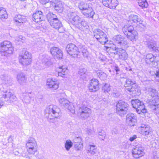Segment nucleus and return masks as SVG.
<instances>
[{
  "label": "nucleus",
  "mask_w": 159,
  "mask_h": 159,
  "mask_svg": "<svg viewBox=\"0 0 159 159\" xmlns=\"http://www.w3.org/2000/svg\"><path fill=\"white\" fill-rule=\"evenodd\" d=\"M60 109L57 106L51 105L45 110V116L48 121L53 122L55 119H60L61 116Z\"/></svg>",
  "instance_id": "f257e3e1"
},
{
  "label": "nucleus",
  "mask_w": 159,
  "mask_h": 159,
  "mask_svg": "<svg viewBox=\"0 0 159 159\" xmlns=\"http://www.w3.org/2000/svg\"><path fill=\"white\" fill-rule=\"evenodd\" d=\"M28 154L23 152L21 154L22 156L26 158H30L32 156L30 155H34L37 151V144L35 139L32 137L29 138L26 144Z\"/></svg>",
  "instance_id": "f03ea898"
},
{
  "label": "nucleus",
  "mask_w": 159,
  "mask_h": 159,
  "mask_svg": "<svg viewBox=\"0 0 159 159\" xmlns=\"http://www.w3.org/2000/svg\"><path fill=\"white\" fill-rule=\"evenodd\" d=\"M13 51L12 44L9 41H5L0 44V52L2 55L7 56Z\"/></svg>",
  "instance_id": "7ed1b4c3"
},
{
  "label": "nucleus",
  "mask_w": 159,
  "mask_h": 159,
  "mask_svg": "<svg viewBox=\"0 0 159 159\" xmlns=\"http://www.w3.org/2000/svg\"><path fill=\"white\" fill-rule=\"evenodd\" d=\"M129 105L122 100L119 101L116 105V113L121 116H123L127 112Z\"/></svg>",
  "instance_id": "20e7f679"
},
{
  "label": "nucleus",
  "mask_w": 159,
  "mask_h": 159,
  "mask_svg": "<svg viewBox=\"0 0 159 159\" xmlns=\"http://www.w3.org/2000/svg\"><path fill=\"white\" fill-rule=\"evenodd\" d=\"M94 36L101 44H105L108 41V38L106 34L99 29L94 30Z\"/></svg>",
  "instance_id": "39448f33"
},
{
  "label": "nucleus",
  "mask_w": 159,
  "mask_h": 159,
  "mask_svg": "<svg viewBox=\"0 0 159 159\" xmlns=\"http://www.w3.org/2000/svg\"><path fill=\"white\" fill-rule=\"evenodd\" d=\"M125 90L129 92H134L138 89V86L134 80L126 78L124 84Z\"/></svg>",
  "instance_id": "423d86ee"
},
{
  "label": "nucleus",
  "mask_w": 159,
  "mask_h": 159,
  "mask_svg": "<svg viewBox=\"0 0 159 159\" xmlns=\"http://www.w3.org/2000/svg\"><path fill=\"white\" fill-rule=\"evenodd\" d=\"M131 103L133 107L136 109L137 112L140 114L141 112L144 113L146 112L143 103L138 99L132 100Z\"/></svg>",
  "instance_id": "0eeeda50"
},
{
  "label": "nucleus",
  "mask_w": 159,
  "mask_h": 159,
  "mask_svg": "<svg viewBox=\"0 0 159 159\" xmlns=\"http://www.w3.org/2000/svg\"><path fill=\"white\" fill-rule=\"evenodd\" d=\"M113 39L114 43L118 46L124 48L128 47V42L126 40H125L124 37L120 35L114 36Z\"/></svg>",
  "instance_id": "6e6552de"
},
{
  "label": "nucleus",
  "mask_w": 159,
  "mask_h": 159,
  "mask_svg": "<svg viewBox=\"0 0 159 159\" xmlns=\"http://www.w3.org/2000/svg\"><path fill=\"white\" fill-rule=\"evenodd\" d=\"M67 53L74 58L77 57L80 52L78 48L74 44L70 43L68 44L66 48Z\"/></svg>",
  "instance_id": "1a4fd4ad"
},
{
  "label": "nucleus",
  "mask_w": 159,
  "mask_h": 159,
  "mask_svg": "<svg viewBox=\"0 0 159 159\" xmlns=\"http://www.w3.org/2000/svg\"><path fill=\"white\" fill-rule=\"evenodd\" d=\"M147 47L151 51L159 52V47L157 46L156 41L150 38L146 37V40L145 41Z\"/></svg>",
  "instance_id": "9d476101"
},
{
  "label": "nucleus",
  "mask_w": 159,
  "mask_h": 159,
  "mask_svg": "<svg viewBox=\"0 0 159 159\" xmlns=\"http://www.w3.org/2000/svg\"><path fill=\"white\" fill-rule=\"evenodd\" d=\"M154 98L149 100L148 103L150 107L155 111L156 114H159V97Z\"/></svg>",
  "instance_id": "9b49d317"
},
{
  "label": "nucleus",
  "mask_w": 159,
  "mask_h": 159,
  "mask_svg": "<svg viewBox=\"0 0 159 159\" xmlns=\"http://www.w3.org/2000/svg\"><path fill=\"white\" fill-rule=\"evenodd\" d=\"M69 19H71V23L75 25L77 28L80 27V23L81 22V18L78 15H75L73 12H70L67 15Z\"/></svg>",
  "instance_id": "f8f14e48"
},
{
  "label": "nucleus",
  "mask_w": 159,
  "mask_h": 159,
  "mask_svg": "<svg viewBox=\"0 0 159 159\" xmlns=\"http://www.w3.org/2000/svg\"><path fill=\"white\" fill-rule=\"evenodd\" d=\"M132 154L134 157L138 158L143 156L144 154L143 148L140 144L136 145L133 150Z\"/></svg>",
  "instance_id": "ddd939ff"
},
{
  "label": "nucleus",
  "mask_w": 159,
  "mask_h": 159,
  "mask_svg": "<svg viewBox=\"0 0 159 159\" xmlns=\"http://www.w3.org/2000/svg\"><path fill=\"white\" fill-rule=\"evenodd\" d=\"M90 113V109L84 106L80 108L79 111V114L82 118L84 119L88 118Z\"/></svg>",
  "instance_id": "4468645a"
},
{
  "label": "nucleus",
  "mask_w": 159,
  "mask_h": 159,
  "mask_svg": "<svg viewBox=\"0 0 159 159\" xmlns=\"http://www.w3.org/2000/svg\"><path fill=\"white\" fill-rule=\"evenodd\" d=\"M4 93L2 94V98H4L8 102H13L16 100L15 96L10 90H7Z\"/></svg>",
  "instance_id": "2eb2a0df"
},
{
  "label": "nucleus",
  "mask_w": 159,
  "mask_h": 159,
  "mask_svg": "<svg viewBox=\"0 0 159 159\" xmlns=\"http://www.w3.org/2000/svg\"><path fill=\"white\" fill-rule=\"evenodd\" d=\"M137 121V117L133 113H129L126 115V122L127 124L130 126L135 125Z\"/></svg>",
  "instance_id": "dca6fc26"
},
{
  "label": "nucleus",
  "mask_w": 159,
  "mask_h": 159,
  "mask_svg": "<svg viewBox=\"0 0 159 159\" xmlns=\"http://www.w3.org/2000/svg\"><path fill=\"white\" fill-rule=\"evenodd\" d=\"M139 128L140 130V133L143 135L147 136L151 133V129L148 125L142 124Z\"/></svg>",
  "instance_id": "f3484780"
},
{
  "label": "nucleus",
  "mask_w": 159,
  "mask_h": 159,
  "mask_svg": "<svg viewBox=\"0 0 159 159\" xmlns=\"http://www.w3.org/2000/svg\"><path fill=\"white\" fill-rule=\"evenodd\" d=\"M32 20L35 22L39 23L44 20V16L42 11H38L33 14Z\"/></svg>",
  "instance_id": "a211bd4d"
},
{
  "label": "nucleus",
  "mask_w": 159,
  "mask_h": 159,
  "mask_svg": "<svg viewBox=\"0 0 159 159\" xmlns=\"http://www.w3.org/2000/svg\"><path fill=\"white\" fill-rule=\"evenodd\" d=\"M50 52L55 58L59 59L62 58L63 53L61 50L59 48L52 47L50 49Z\"/></svg>",
  "instance_id": "6ab92c4d"
},
{
  "label": "nucleus",
  "mask_w": 159,
  "mask_h": 159,
  "mask_svg": "<svg viewBox=\"0 0 159 159\" xmlns=\"http://www.w3.org/2000/svg\"><path fill=\"white\" fill-rule=\"evenodd\" d=\"M99 84L98 80L92 79L89 86V89L91 92H95L99 89Z\"/></svg>",
  "instance_id": "aec40b11"
},
{
  "label": "nucleus",
  "mask_w": 159,
  "mask_h": 159,
  "mask_svg": "<svg viewBox=\"0 0 159 159\" xmlns=\"http://www.w3.org/2000/svg\"><path fill=\"white\" fill-rule=\"evenodd\" d=\"M59 102L61 106H63L66 108H67L68 109V110H70V111L72 113H75V111L74 109L70 110V107L69 106L70 102L68 100L64 98H60L59 100Z\"/></svg>",
  "instance_id": "412c9836"
},
{
  "label": "nucleus",
  "mask_w": 159,
  "mask_h": 159,
  "mask_svg": "<svg viewBox=\"0 0 159 159\" xmlns=\"http://www.w3.org/2000/svg\"><path fill=\"white\" fill-rule=\"evenodd\" d=\"M52 5L54 7L56 11H59L62 8V4L60 0H51L50 1Z\"/></svg>",
  "instance_id": "4be33fe9"
},
{
  "label": "nucleus",
  "mask_w": 159,
  "mask_h": 159,
  "mask_svg": "<svg viewBox=\"0 0 159 159\" xmlns=\"http://www.w3.org/2000/svg\"><path fill=\"white\" fill-rule=\"evenodd\" d=\"M129 21L132 24L133 23L139 24H142V21L141 19L136 15L131 14L129 16Z\"/></svg>",
  "instance_id": "5701e85b"
},
{
  "label": "nucleus",
  "mask_w": 159,
  "mask_h": 159,
  "mask_svg": "<svg viewBox=\"0 0 159 159\" xmlns=\"http://www.w3.org/2000/svg\"><path fill=\"white\" fill-rule=\"evenodd\" d=\"M54 20L49 22L51 26L56 29L59 30L62 29V25L61 22L58 19Z\"/></svg>",
  "instance_id": "b1692460"
},
{
  "label": "nucleus",
  "mask_w": 159,
  "mask_h": 159,
  "mask_svg": "<svg viewBox=\"0 0 159 159\" xmlns=\"http://www.w3.org/2000/svg\"><path fill=\"white\" fill-rule=\"evenodd\" d=\"M16 78L18 82L20 84H22L25 83L27 80L25 74L22 72L18 73L17 75Z\"/></svg>",
  "instance_id": "393cba45"
},
{
  "label": "nucleus",
  "mask_w": 159,
  "mask_h": 159,
  "mask_svg": "<svg viewBox=\"0 0 159 159\" xmlns=\"http://www.w3.org/2000/svg\"><path fill=\"white\" fill-rule=\"evenodd\" d=\"M82 13L84 15L89 18H93L95 14L92 8L90 7L85 11H82Z\"/></svg>",
  "instance_id": "a878e982"
},
{
  "label": "nucleus",
  "mask_w": 159,
  "mask_h": 159,
  "mask_svg": "<svg viewBox=\"0 0 159 159\" xmlns=\"http://www.w3.org/2000/svg\"><path fill=\"white\" fill-rule=\"evenodd\" d=\"M47 84L50 88L53 89H56L58 87V84L57 83V82L53 81L52 79H48Z\"/></svg>",
  "instance_id": "bb28decb"
},
{
  "label": "nucleus",
  "mask_w": 159,
  "mask_h": 159,
  "mask_svg": "<svg viewBox=\"0 0 159 159\" xmlns=\"http://www.w3.org/2000/svg\"><path fill=\"white\" fill-rule=\"evenodd\" d=\"M87 153L89 155H93L97 152L96 147L95 145L90 144L87 148Z\"/></svg>",
  "instance_id": "cd10ccee"
},
{
  "label": "nucleus",
  "mask_w": 159,
  "mask_h": 159,
  "mask_svg": "<svg viewBox=\"0 0 159 159\" xmlns=\"http://www.w3.org/2000/svg\"><path fill=\"white\" fill-rule=\"evenodd\" d=\"M119 58L123 60H126L128 58V54L122 48H119L118 54Z\"/></svg>",
  "instance_id": "c85d7f7f"
},
{
  "label": "nucleus",
  "mask_w": 159,
  "mask_h": 159,
  "mask_svg": "<svg viewBox=\"0 0 159 159\" xmlns=\"http://www.w3.org/2000/svg\"><path fill=\"white\" fill-rule=\"evenodd\" d=\"M147 94L152 98L154 97H159L158 95V92L155 89L149 88L147 90Z\"/></svg>",
  "instance_id": "c756f323"
},
{
  "label": "nucleus",
  "mask_w": 159,
  "mask_h": 159,
  "mask_svg": "<svg viewBox=\"0 0 159 159\" xmlns=\"http://www.w3.org/2000/svg\"><path fill=\"white\" fill-rule=\"evenodd\" d=\"M105 47L106 51L110 54L116 55L118 53L119 48L117 49L116 47H109L107 46H105Z\"/></svg>",
  "instance_id": "7c9ffc66"
},
{
  "label": "nucleus",
  "mask_w": 159,
  "mask_h": 159,
  "mask_svg": "<svg viewBox=\"0 0 159 159\" xmlns=\"http://www.w3.org/2000/svg\"><path fill=\"white\" fill-rule=\"evenodd\" d=\"M23 101L26 103H29L32 98L34 95L31 93H27L23 94Z\"/></svg>",
  "instance_id": "2f4dec72"
},
{
  "label": "nucleus",
  "mask_w": 159,
  "mask_h": 159,
  "mask_svg": "<svg viewBox=\"0 0 159 159\" xmlns=\"http://www.w3.org/2000/svg\"><path fill=\"white\" fill-rule=\"evenodd\" d=\"M14 20L16 22L18 23V24H17V25H20V24L23 23L25 21L26 19L24 16L17 15L15 16Z\"/></svg>",
  "instance_id": "473e14b6"
},
{
  "label": "nucleus",
  "mask_w": 159,
  "mask_h": 159,
  "mask_svg": "<svg viewBox=\"0 0 159 159\" xmlns=\"http://www.w3.org/2000/svg\"><path fill=\"white\" fill-rule=\"evenodd\" d=\"M58 76L64 78L67 73V69L63 66L60 67L58 69Z\"/></svg>",
  "instance_id": "72a5a7b5"
},
{
  "label": "nucleus",
  "mask_w": 159,
  "mask_h": 159,
  "mask_svg": "<svg viewBox=\"0 0 159 159\" xmlns=\"http://www.w3.org/2000/svg\"><path fill=\"white\" fill-rule=\"evenodd\" d=\"M127 38L132 41L136 40L138 38L137 32L135 31H133L131 33H129L128 34L126 35Z\"/></svg>",
  "instance_id": "f704fd0d"
},
{
  "label": "nucleus",
  "mask_w": 159,
  "mask_h": 159,
  "mask_svg": "<svg viewBox=\"0 0 159 159\" xmlns=\"http://www.w3.org/2000/svg\"><path fill=\"white\" fill-rule=\"evenodd\" d=\"M134 27L131 25H126L122 28V30L125 34V35L129 34V33H131L134 30Z\"/></svg>",
  "instance_id": "c9c22d12"
},
{
  "label": "nucleus",
  "mask_w": 159,
  "mask_h": 159,
  "mask_svg": "<svg viewBox=\"0 0 159 159\" xmlns=\"http://www.w3.org/2000/svg\"><path fill=\"white\" fill-rule=\"evenodd\" d=\"M157 57H154L151 53L148 54L146 55V61L147 63L150 64V62L153 63L154 61H156V60Z\"/></svg>",
  "instance_id": "e433bc0d"
},
{
  "label": "nucleus",
  "mask_w": 159,
  "mask_h": 159,
  "mask_svg": "<svg viewBox=\"0 0 159 159\" xmlns=\"http://www.w3.org/2000/svg\"><path fill=\"white\" fill-rule=\"evenodd\" d=\"M51 64V62L49 61L48 59H46V60H43L42 62L40 63V65L39 67H38V68L40 70L43 69Z\"/></svg>",
  "instance_id": "4c0bfd02"
},
{
  "label": "nucleus",
  "mask_w": 159,
  "mask_h": 159,
  "mask_svg": "<svg viewBox=\"0 0 159 159\" xmlns=\"http://www.w3.org/2000/svg\"><path fill=\"white\" fill-rule=\"evenodd\" d=\"M78 7L80 10L84 11L89 7V6L87 3L81 2L79 3Z\"/></svg>",
  "instance_id": "58836bf2"
},
{
  "label": "nucleus",
  "mask_w": 159,
  "mask_h": 159,
  "mask_svg": "<svg viewBox=\"0 0 159 159\" xmlns=\"http://www.w3.org/2000/svg\"><path fill=\"white\" fill-rule=\"evenodd\" d=\"M8 17V15L5 8H0V18L2 19H6Z\"/></svg>",
  "instance_id": "ea45409f"
},
{
  "label": "nucleus",
  "mask_w": 159,
  "mask_h": 159,
  "mask_svg": "<svg viewBox=\"0 0 159 159\" xmlns=\"http://www.w3.org/2000/svg\"><path fill=\"white\" fill-rule=\"evenodd\" d=\"M19 62L23 66H28L30 64L32 61V59L26 58H19Z\"/></svg>",
  "instance_id": "a19ab883"
},
{
  "label": "nucleus",
  "mask_w": 159,
  "mask_h": 159,
  "mask_svg": "<svg viewBox=\"0 0 159 159\" xmlns=\"http://www.w3.org/2000/svg\"><path fill=\"white\" fill-rule=\"evenodd\" d=\"M96 74L98 77L102 80H106L107 78V75L104 72L101 70H98L96 71Z\"/></svg>",
  "instance_id": "79ce46f5"
},
{
  "label": "nucleus",
  "mask_w": 159,
  "mask_h": 159,
  "mask_svg": "<svg viewBox=\"0 0 159 159\" xmlns=\"http://www.w3.org/2000/svg\"><path fill=\"white\" fill-rule=\"evenodd\" d=\"M118 4L117 0H111L108 7L111 9H115Z\"/></svg>",
  "instance_id": "37998d69"
},
{
  "label": "nucleus",
  "mask_w": 159,
  "mask_h": 159,
  "mask_svg": "<svg viewBox=\"0 0 159 159\" xmlns=\"http://www.w3.org/2000/svg\"><path fill=\"white\" fill-rule=\"evenodd\" d=\"M47 18L49 22L58 19L57 18V16L52 13H48L47 16Z\"/></svg>",
  "instance_id": "c03bdc74"
},
{
  "label": "nucleus",
  "mask_w": 159,
  "mask_h": 159,
  "mask_svg": "<svg viewBox=\"0 0 159 159\" xmlns=\"http://www.w3.org/2000/svg\"><path fill=\"white\" fill-rule=\"evenodd\" d=\"M139 5L142 8L147 7L148 4L146 0H137Z\"/></svg>",
  "instance_id": "a18cd8bd"
},
{
  "label": "nucleus",
  "mask_w": 159,
  "mask_h": 159,
  "mask_svg": "<svg viewBox=\"0 0 159 159\" xmlns=\"http://www.w3.org/2000/svg\"><path fill=\"white\" fill-rule=\"evenodd\" d=\"M19 58H26L27 59H32L31 54L27 51L25 52L24 54L23 55L20 56Z\"/></svg>",
  "instance_id": "49530a36"
},
{
  "label": "nucleus",
  "mask_w": 159,
  "mask_h": 159,
  "mask_svg": "<svg viewBox=\"0 0 159 159\" xmlns=\"http://www.w3.org/2000/svg\"><path fill=\"white\" fill-rule=\"evenodd\" d=\"M73 143L70 140H67L66 141L65 147L67 151H69L72 146Z\"/></svg>",
  "instance_id": "de8ad7c7"
},
{
  "label": "nucleus",
  "mask_w": 159,
  "mask_h": 159,
  "mask_svg": "<svg viewBox=\"0 0 159 159\" xmlns=\"http://www.w3.org/2000/svg\"><path fill=\"white\" fill-rule=\"evenodd\" d=\"M80 25H79L80 27H78L77 28L80 30H82L84 27L87 29L88 27L87 22L84 20H81V22Z\"/></svg>",
  "instance_id": "09e8293b"
},
{
  "label": "nucleus",
  "mask_w": 159,
  "mask_h": 159,
  "mask_svg": "<svg viewBox=\"0 0 159 159\" xmlns=\"http://www.w3.org/2000/svg\"><path fill=\"white\" fill-rule=\"evenodd\" d=\"M79 48L81 49V51L83 53V55L84 57H87L89 52L86 49H85L84 46L82 45H80Z\"/></svg>",
  "instance_id": "8fccbe9b"
},
{
  "label": "nucleus",
  "mask_w": 159,
  "mask_h": 159,
  "mask_svg": "<svg viewBox=\"0 0 159 159\" xmlns=\"http://www.w3.org/2000/svg\"><path fill=\"white\" fill-rule=\"evenodd\" d=\"M99 138L102 140H104L105 139V134L104 130H101L98 133Z\"/></svg>",
  "instance_id": "3c124183"
},
{
  "label": "nucleus",
  "mask_w": 159,
  "mask_h": 159,
  "mask_svg": "<svg viewBox=\"0 0 159 159\" xmlns=\"http://www.w3.org/2000/svg\"><path fill=\"white\" fill-rule=\"evenodd\" d=\"M74 146L76 149L77 150H80L82 148L83 143H74Z\"/></svg>",
  "instance_id": "603ef678"
},
{
  "label": "nucleus",
  "mask_w": 159,
  "mask_h": 159,
  "mask_svg": "<svg viewBox=\"0 0 159 159\" xmlns=\"http://www.w3.org/2000/svg\"><path fill=\"white\" fill-rule=\"evenodd\" d=\"M111 89L110 86L109 84H105L103 87V90L104 92H108L110 91Z\"/></svg>",
  "instance_id": "864d4df0"
},
{
  "label": "nucleus",
  "mask_w": 159,
  "mask_h": 159,
  "mask_svg": "<svg viewBox=\"0 0 159 159\" xmlns=\"http://www.w3.org/2000/svg\"><path fill=\"white\" fill-rule=\"evenodd\" d=\"M74 143H82L81 138L80 137H76L73 139Z\"/></svg>",
  "instance_id": "5fc2aeb1"
},
{
  "label": "nucleus",
  "mask_w": 159,
  "mask_h": 159,
  "mask_svg": "<svg viewBox=\"0 0 159 159\" xmlns=\"http://www.w3.org/2000/svg\"><path fill=\"white\" fill-rule=\"evenodd\" d=\"M111 0H102V2L105 6L108 7Z\"/></svg>",
  "instance_id": "6e6d98bb"
},
{
  "label": "nucleus",
  "mask_w": 159,
  "mask_h": 159,
  "mask_svg": "<svg viewBox=\"0 0 159 159\" xmlns=\"http://www.w3.org/2000/svg\"><path fill=\"white\" fill-rule=\"evenodd\" d=\"M0 77L2 80H4L5 81L7 80L8 78V77L5 74L2 75H1Z\"/></svg>",
  "instance_id": "4d7b16f0"
},
{
  "label": "nucleus",
  "mask_w": 159,
  "mask_h": 159,
  "mask_svg": "<svg viewBox=\"0 0 159 159\" xmlns=\"http://www.w3.org/2000/svg\"><path fill=\"white\" fill-rule=\"evenodd\" d=\"M155 79L156 81L159 82V73L156 72L155 74Z\"/></svg>",
  "instance_id": "13d9d810"
},
{
  "label": "nucleus",
  "mask_w": 159,
  "mask_h": 159,
  "mask_svg": "<svg viewBox=\"0 0 159 159\" xmlns=\"http://www.w3.org/2000/svg\"><path fill=\"white\" fill-rule=\"evenodd\" d=\"M40 2L42 4H45L48 3L49 0H39Z\"/></svg>",
  "instance_id": "bf43d9fd"
},
{
  "label": "nucleus",
  "mask_w": 159,
  "mask_h": 159,
  "mask_svg": "<svg viewBox=\"0 0 159 159\" xmlns=\"http://www.w3.org/2000/svg\"><path fill=\"white\" fill-rule=\"evenodd\" d=\"M112 95L114 97L117 98L119 96V94L118 92H113Z\"/></svg>",
  "instance_id": "052dcab7"
},
{
  "label": "nucleus",
  "mask_w": 159,
  "mask_h": 159,
  "mask_svg": "<svg viewBox=\"0 0 159 159\" xmlns=\"http://www.w3.org/2000/svg\"><path fill=\"white\" fill-rule=\"evenodd\" d=\"M137 138L136 135H134L132 137H130L129 140L131 142L133 141L134 139H136Z\"/></svg>",
  "instance_id": "680f3d73"
},
{
  "label": "nucleus",
  "mask_w": 159,
  "mask_h": 159,
  "mask_svg": "<svg viewBox=\"0 0 159 159\" xmlns=\"http://www.w3.org/2000/svg\"><path fill=\"white\" fill-rule=\"evenodd\" d=\"M115 70L116 72V74H119L118 72L120 71V69L119 67L117 66H116L115 67Z\"/></svg>",
  "instance_id": "e2e57ef3"
},
{
  "label": "nucleus",
  "mask_w": 159,
  "mask_h": 159,
  "mask_svg": "<svg viewBox=\"0 0 159 159\" xmlns=\"http://www.w3.org/2000/svg\"><path fill=\"white\" fill-rule=\"evenodd\" d=\"M4 102L0 98V109L4 105Z\"/></svg>",
  "instance_id": "0e129e2a"
},
{
  "label": "nucleus",
  "mask_w": 159,
  "mask_h": 159,
  "mask_svg": "<svg viewBox=\"0 0 159 159\" xmlns=\"http://www.w3.org/2000/svg\"><path fill=\"white\" fill-rule=\"evenodd\" d=\"M84 74L85 73H82V72H81L80 71L79 72V74L81 75H82Z\"/></svg>",
  "instance_id": "69168bd1"
},
{
  "label": "nucleus",
  "mask_w": 159,
  "mask_h": 159,
  "mask_svg": "<svg viewBox=\"0 0 159 159\" xmlns=\"http://www.w3.org/2000/svg\"><path fill=\"white\" fill-rule=\"evenodd\" d=\"M88 131H89V132H87L89 134L90 133L91 131V130L90 129H89L88 130Z\"/></svg>",
  "instance_id": "338daca9"
},
{
  "label": "nucleus",
  "mask_w": 159,
  "mask_h": 159,
  "mask_svg": "<svg viewBox=\"0 0 159 159\" xmlns=\"http://www.w3.org/2000/svg\"><path fill=\"white\" fill-rule=\"evenodd\" d=\"M39 159H44V157L42 156H40Z\"/></svg>",
  "instance_id": "774afa93"
}]
</instances>
